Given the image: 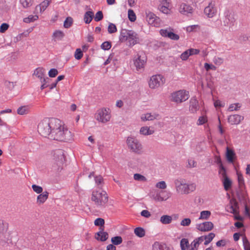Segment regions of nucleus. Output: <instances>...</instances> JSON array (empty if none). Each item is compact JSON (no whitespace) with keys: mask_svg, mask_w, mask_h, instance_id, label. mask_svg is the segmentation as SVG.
<instances>
[{"mask_svg":"<svg viewBox=\"0 0 250 250\" xmlns=\"http://www.w3.org/2000/svg\"><path fill=\"white\" fill-rule=\"evenodd\" d=\"M39 133L51 140L68 142L73 139L71 132L64 126L63 123L57 118H45L38 125Z\"/></svg>","mask_w":250,"mask_h":250,"instance_id":"obj_1","label":"nucleus"},{"mask_svg":"<svg viewBox=\"0 0 250 250\" xmlns=\"http://www.w3.org/2000/svg\"><path fill=\"white\" fill-rule=\"evenodd\" d=\"M119 40L122 42L127 41L128 46L130 47L139 43L140 42L139 36L136 32L126 29H122L121 30Z\"/></svg>","mask_w":250,"mask_h":250,"instance_id":"obj_2","label":"nucleus"},{"mask_svg":"<svg viewBox=\"0 0 250 250\" xmlns=\"http://www.w3.org/2000/svg\"><path fill=\"white\" fill-rule=\"evenodd\" d=\"M91 199L97 207L103 208L108 202V195L101 189L94 190L92 191Z\"/></svg>","mask_w":250,"mask_h":250,"instance_id":"obj_3","label":"nucleus"},{"mask_svg":"<svg viewBox=\"0 0 250 250\" xmlns=\"http://www.w3.org/2000/svg\"><path fill=\"white\" fill-rule=\"evenodd\" d=\"M174 184L177 192L182 194H187L194 191L196 187L195 183L187 184L183 179H176Z\"/></svg>","mask_w":250,"mask_h":250,"instance_id":"obj_4","label":"nucleus"},{"mask_svg":"<svg viewBox=\"0 0 250 250\" xmlns=\"http://www.w3.org/2000/svg\"><path fill=\"white\" fill-rule=\"evenodd\" d=\"M189 98V92L184 89H181L172 93L170 96V100L171 102L178 104L185 102Z\"/></svg>","mask_w":250,"mask_h":250,"instance_id":"obj_5","label":"nucleus"},{"mask_svg":"<svg viewBox=\"0 0 250 250\" xmlns=\"http://www.w3.org/2000/svg\"><path fill=\"white\" fill-rule=\"evenodd\" d=\"M126 144L130 151L138 154L143 153L142 145L135 137H128L126 139Z\"/></svg>","mask_w":250,"mask_h":250,"instance_id":"obj_6","label":"nucleus"},{"mask_svg":"<svg viewBox=\"0 0 250 250\" xmlns=\"http://www.w3.org/2000/svg\"><path fill=\"white\" fill-rule=\"evenodd\" d=\"M53 159L54 161L55 169L59 170L62 168V165L65 161L64 151L62 149H58L54 150L52 152Z\"/></svg>","mask_w":250,"mask_h":250,"instance_id":"obj_7","label":"nucleus"},{"mask_svg":"<svg viewBox=\"0 0 250 250\" xmlns=\"http://www.w3.org/2000/svg\"><path fill=\"white\" fill-rule=\"evenodd\" d=\"M95 117L99 122L106 123L109 121L111 115L109 108H102L97 111Z\"/></svg>","mask_w":250,"mask_h":250,"instance_id":"obj_8","label":"nucleus"},{"mask_svg":"<svg viewBox=\"0 0 250 250\" xmlns=\"http://www.w3.org/2000/svg\"><path fill=\"white\" fill-rule=\"evenodd\" d=\"M225 18L223 20V25L225 26L229 27V30L232 28L235 24V18L234 13L229 10H226L224 12Z\"/></svg>","mask_w":250,"mask_h":250,"instance_id":"obj_9","label":"nucleus"},{"mask_svg":"<svg viewBox=\"0 0 250 250\" xmlns=\"http://www.w3.org/2000/svg\"><path fill=\"white\" fill-rule=\"evenodd\" d=\"M165 81L164 77L160 74L153 75L150 79L149 86L151 89H155L163 84Z\"/></svg>","mask_w":250,"mask_h":250,"instance_id":"obj_10","label":"nucleus"},{"mask_svg":"<svg viewBox=\"0 0 250 250\" xmlns=\"http://www.w3.org/2000/svg\"><path fill=\"white\" fill-rule=\"evenodd\" d=\"M146 57L145 54H137L136 57L134 59V64L137 71L142 70L146 62Z\"/></svg>","mask_w":250,"mask_h":250,"instance_id":"obj_11","label":"nucleus"},{"mask_svg":"<svg viewBox=\"0 0 250 250\" xmlns=\"http://www.w3.org/2000/svg\"><path fill=\"white\" fill-rule=\"evenodd\" d=\"M170 193L165 190L157 191L152 195V198L157 202L166 201L170 197Z\"/></svg>","mask_w":250,"mask_h":250,"instance_id":"obj_12","label":"nucleus"},{"mask_svg":"<svg viewBox=\"0 0 250 250\" xmlns=\"http://www.w3.org/2000/svg\"><path fill=\"white\" fill-rule=\"evenodd\" d=\"M173 29L167 28L165 29H161L160 34L164 37H167L171 40L177 41L179 39V36L172 32Z\"/></svg>","mask_w":250,"mask_h":250,"instance_id":"obj_13","label":"nucleus"},{"mask_svg":"<svg viewBox=\"0 0 250 250\" xmlns=\"http://www.w3.org/2000/svg\"><path fill=\"white\" fill-rule=\"evenodd\" d=\"M179 11L181 14L189 17L192 15L193 9L190 5L185 3H182L180 5Z\"/></svg>","mask_w":250,"mask_h":250,"instance_id":"obj_14","label":"nucleus"},{"mask_svg":"<svg viewBox=\"0 0 250 250\" xmlns=\"http://www.w3.org/2000/svg\"><path fill=\"white\" fill-rule=\"evenodd\" d=\"M226 210L228 212L233 214H238L239 206L237 201L234 199L230 200L229 205L226 207Z\"/></svg>","mask_w":250,"mask_h":250,"instance_id":"obj_15","label":"nucleus"},{"mask_svg":"<svg viewBox=\"0 0 250 250\" xmlns=\"http://www.w3.org/2000/svg\"><path fill=\"white\" fill-rule=\"evenodd\" d=\"M217 12L216 8L215 7V3L213 2H210L208 5L205 7L204 9L205 14L208 18H212L215 15Z\"/></svg>","mask_w":250,"mask_h":250,"instance_id":"obj_16","label":"nucleus"},{"mask_svg":"<svg viewBox=\"0 0 250 250\" xmlns=\"http://www.w3.org/2000/svg\"><path fill=\"white\" fill-rule=\"evenodd\" d=\"M213 224L211 222H205L203 223L198 224L196 228L201 231H208L212 229Z\"/></svg>","mask_w":250,"mask_h":250,"instance_id":"obj_17","label":"nucleus"},{"mask_svg":"<svg viewBox=\"0 0 250 250\" xmlns=\"http://www.w3.org/2000/svg\"><path fill=\"white\" fill-rule=\"evenodd\" d=\"M199 108L198 101L195 97H192L189 101V110L191 113H194Z\"/></svg>","mask_w":250,"mask_h":250,"instance_id":"obj_18","label":"nucleus"},{"mask_svg":"<svg viewBox=\"0 0 250 250\" xmlns=\"http://www.w3.org/2000/svg\"><path fill=\"white\" fill-rule=\"evenodd\" d=\"M237 195L238 199L241 202L245 203L247 200V193L245 190V187L242 188L239 187V189L237 191Z\"/></svg>","mask_w":250,"mask_h":250,"instance_id":"obj_19","label":"nucleus"},{"mask_svg":"<svg viewBox=\"0 0 250 250\" xmlns=\"http://www.w3.org/2000/svg\"><path fill=\"white\" fill-rule=\"evenodd\" d=\"M244 117L238 114L230 115L228 117V122L231 125H238Z\"/></svg>","mask_w":250,"mask_h":250,"instance_id":"obj_20","label":"nucleus"},{"mask_svg":"<svg viewBox=\"0 0 250 250\" xmlns=\"http://www.w3.org/2000/svg\"><path fill=\"white\" fill-rule=\"evenodd\" d=\"M108 236V233L102 229L95 234V238L98 241L104 242L107 239Z\"/></svg>","mask_w":250,"mask_h":250,"instance_id":"obj_21","label":"nucleus"},{"mask_svg":"<svg viewBox=\"0 0 250 250\" xmlns=\"http://www.w3.org/2000/svg\"><path fill=\"white\" fill-rule=\"evenodd\" d=\"M158 116V114H151L150 113H147L146 114H143L141 116V119L142 121L145 122L147 121H153L157 118Z\"/></svg>","mask_w":250,"mask_h":250,"instance_id":"obj_22","label":"nucleus"},{"mask_svg":"<svg viewBox=\"0 0 250 250\" xmlns=\"http://www.w3.org/2000/svg\"><path fill=\"white\" fill-rule=\"evenodd\" d=\"M8 224L0 220V233H2V236L4 238L6 236H8V233L6 232L8 229Z\"/></svg>","mask_w":250,"mask_h":250,"instance_id":"obj_23","label":"nucleus"},{"mask_svg":"<svg viewBox=\"0 0 250 250\" xmlns=\"http://www.w3.org/2000/svg\"><path fill=\"white\" fill-rule=\"evenodd\" d=\"M94 17V13L92 11H88L84 15L83 21L86 24L89 23Z\"/></svg>","mask_w":250,"mask_h":250,"instance_id":"obj_24","label":"nucleus"},{"mask_svg":"<svg viewBox=\"0 0 250 250\" xmlns=\"http://www.w3.org/2000/svg\"><path fill=\"white\" fill-rule=\"evenodd\" d=\"M152 250H170L165 244H161L158 242H155L152 245Z\"/></svg>","mask_w":250,"mask_h":250,"instance_id":"obj_25","label":"nucleus"},{"mask_svg":"<svg viewBox=\"0 0 250 250\" xmlns=\"http://www.w3.org/2000/svg\"><path fill=\"white\" fill-rule=\"evenodd\" d=\"M51 0H44L36 6V10H38V8H39L41 12L44 11L48 6Z\"/></svg>","mask_w":250,"mask_h":250,"instance_id":"obj_26","label":"nucleus"},{"mask_svg":"<svg viewBox=\"0 0 250 250\" xmlns=\"http://www.w3.org/2000/svg\"><path fill=\"white\" fill-rule=\"evenodd\" d=\"M235 154L233 150L227 147L226 157L229 162L233 163Z\"/></svg>","mask_w":250,"mask_h":250,"instance_id":"obj_27","label":"nucleus"},{"mask_svg":"<svg viewBox=\"0 0 250 250\" xmlns=\"http://www.w3.org/2000/svg\"><path fill=\"white\" fill-rule=\"evenodd\" d=\"M154 131L150 129V127L147 126H143L140 129V133L143 135H149L153 134Z\"/></svg>","mask_w":250,"mask_h":250,"instance_id":"obj_28","label":"nucleus"},{"mask_svg":"<svg viewBox=\"0 0 250 250\" xmlns=\"http://www.w3.org/2000/svg\"><path fill=\"white\" fill-rule=\"evenodd\" d=\"M156 18L157 17L153 13L149 12L146 13V20L149 24H153L154 26H155V21Z\"/></svg>","mask_w":250,"mask_h":250,"instance_id":"obj_29","label":"nucleus"},{"mask_svg":"<svg viewBox=\"0 0 250 250\" xmlns=\"http://www.w3.org/2000/svg\"><path fill=\"white\" fill-rule=\"evenodd\" d=\"M48 192L47 191L40 193V194L38 196L37 202L40 203H43L48 198Z\"/></svg>","mask_w":250,"mask_h":250,"instance_id":"obj_30","label":"nucleus"},{"mask_svg":"<svg viewBox=\"0 0 250 250\" xmlns=\"http://www.w3.org/2000/svg\"><path fill=\"white\" fill-rule=\"evenodd\" d=\"M172 218L171 216L167 215H164L161 217L160 222L165 225L170 224L172 221Z\"/></svg>","mask_w":250,"mask_h":250,"instance_id":"obj_31","label":"nucleus"},{"mask_svg":"<svg viewBox=\"0 0 250 250\" xmlns=\"http://www.w3.org/2000/svg\"><path fill=\"white\" fill-rule=\"evenodd\" d=\"M222 180L224 187V189L226 190H228L231 186V181L228 178V177H225V178Z\"/></svg>","mask_w":250,"mask_h":250,"instance_id":"obj_32","label":"nucleus"},{"mask_svg":"<svg viewBox=\"0 0 250 250\" xmlns=\"http://www.w3.org/2000/svg\"><path fill=\"white\" fill-rule=\"evenodd\" d=\"M29 106L28 105L21 106L17 109V113L20 115H24L28 113Z\"/></svg>","mask_w":250,"mask_h":250,"instance_id":"obj_33","label":"nucleus"},{"mask_svg":"<svg viewBox=\"0 0 250 250\" xmlns=\"http://www.w3.org/2000/svg\"><path fill=\"white\" fill-rule=\"evenodd\" d=\"M20 3L23 8H28L33 5L34 0H20Z\"/></svg>","mask_w":250,"mask_h":250,"instance_id":"obj_34","label":"nucleus"},{"mask_svg":"<svg viewBox=\"0 0 250 250\" xmlns=\"http://www.w3.org/2000/svg\"><path fill=\"white\" fill-rule=\"evenodd\" d=\"M134 233L139 237H143L145 235V230L141 227H138L135 229Z\"/></svg>","mask_w":250,"mask_h":250,"instance_id":"obj_35","label":"nucleus"},{"mask_svg":"<svg viewBox=\"0 0 250 250\" xmlns=\"http://www.w3.org/2000/svg\"><path fill=\"white\" fill-rule=\"evenodd\" d=\"M34 75L38 78H40V80L42 81L44 78L43 70L42 68H38L35 69L34 72Z\"/></svg>","mask_w":250,"mask_h":250,"instance_id":"obj_36","label":"nucleus"},{"mask_svg":"<svg viewBox=\"0 0 250 250\" xmlns=\"http://www.w3.org/2000/svg\"><path fill=\"white\" fill-rule=\"evenodd\" d=\"M64 36L63 32L60 30L55 31L53 34V37L58 40H62Z\"/></svg>","mask_w":250,"mask_h":250,"instance_id":"obj_37","label":"nucleus"},{"mask_svg":"<svg viewBox=\"0 0 250 250\" xmlns=\"http://www.w3.org/2000/svg\"><path fill=\"white\" fill-rule=\"evenodd\" d=\"M94 179L96 184L99 188H102L104 184V179L101 175L94 176Z\"/></svg>","mask_w":250,"mask_h":250,"instance_id":"obj_38","label":"nucleus"},{"mask_svg":"<svg viewBox=\"0 0 250 250\" xmlns=\"http://www.w3.org/2000/svg\"><path fill=\"white\" fill-rule=\"evenodd\" d=\"M218 172L219 174L221 177L222 179L228 177L227 175L226 169L223 166V164H220V166H219Z\"/></svg>","mask_w":250,"mask_h":250,"instance_id":"obj_39","label":"nucleus"},{"mask_svg":"<svg viewBox=\"0 0 250 250\" xmlns=\"http://www.w3.org/2000/svg\"><path fill=\"white\" fill-rule=\"evenodd\" d=\"M237 175L239 187H240V188L245 187V183L243 175L238 172H237Z\"/></svg>","mask_w":250,"mask_h":250,"instance_id":"obj_40","label":"nucleus"},{"mask_svg":"<svg viewBox=\"0 0 250 250\" xmlns=\"http://www.w3.org/2000/svg\"><path fill=\"white\" fill-rule=\"evenodd\" d=\"M180 247L182 250H186L189 247L188 241L186 238H183L180 241Z\"/></svg>","mask_w":250,"mask_h":250,"instance_id":"obj_41","label":"nucleus"},{"mask_svg":"<svg viewBox=\"0 0 250 250\" xmlns=\"http://www.w3.org/2000/svg\"><path fill=\"white\" fill-rule=\"evenodd\" d=\"M204 236L205 237L204 245H207L215 237V234L213 233L210 232L208 235Z\"/></svg>","mask_w":250,"mask_h":250,"instance_id":"obj_42","label":"nucleus"},{"mask_svg":"<svg viewBox=\"0 0 250 250\" xmlns=\"http://www.w3.org/2000/svg\"><path fill=\"white\" fill-rule=\"evenodd\" d=\"M211 213L208 210H204L200 212L199 219H208L210 216Z\"/></svg>","mask_w":250,"mask_h":250,"instance_id":"obj_43","label":"nucleus"},{"mask_svg":"<svg viewBox=\"0 0 250 250\" xmlns=\"http://www.w3.org/2000/svg\"><path fill=\"white\" fill-rule=\"evenodd\" d=\"M133 178L135 180L140 182H146V178L144 176L139 173H135L133 175Z\"/></svg>","mask_w":250,"mask_h":250,"instance_id":"obj_44","label":"nucleus"},{"mask_svg":"<svg viewBox=\"0 0 250 250\" xmlns=\"http://www.w3.org/2000/svg\"><path fill=\"white\" fill-rule=\"evenodd\" d=\"M38 19L37 15H29L28 17L23 19V21L25 23H30L36 21Z\"/></svg>","mask_w":250,"mask_h":250,"instance_id":"obj_45","label":"nucleus"},{"mask_svg":"<svg viewBox=\"0 0 250 250\" xmlns=\"http://www.w3.org/2000/svg\"><path fill=\"white\" fill-rule=\"evenodd\" d=\"M50 81V79L48 77L43 78L42 80L41 81L42 83L41 88L42 89H43L45 88L48 87L49 86L48 83H49Z\"/></svg>","mask_w":250,"mask_h":250,"instance_id":"obj_46","label":"nucleus"},{"mask_svg":"<svg viewBox=\"0 0 250 250\" xmlns=\"http://www.w3.org/2000/svg\"><path fill=\"white\" fill-rule=\"evenodd\" d=\"M111 241L114 245H118L122 243L123 239L121 236H117L112 237Z\"/></svg>","mask_w":250,"mask_h":250,"instance_id":"obj_47","label":"nucleus"},{"mask_svg":"<svg viewBox=\"0 0 250 250\" xmlns=\"http://www.w3.org/2000/svg\"><path fill=\"white\" fill-rule=\"evenodd\" d=\"M197 162L193 158H189L188 160L187 167L188 168H193L196 167Z\"/></svg>","mask_w":250,"mask_h":250,"instance_id":"obj_48","label":"nucleus"},{"mask_svg":"<svg viewBox=\"0 0 250 250\" xmlns=\"http://www.w3.org/2000/svg\"><path fill=\"white\" fill-rule=\"evenodd\" d=\"M73 23V19L71 17H67L66 18L65 20L63 23V26L66 28H69Z\"/></svg>","mask_w":250,"mask_h":250,"instance_id":"obj_49","label":"nucleus"},{"mask_svg":"<svg viewBox=\"0 0 250 250\" xmlns=\"http://www.w3.org/2000/svg\"><path fill=\"white\" fill-rule=\"evenodd\" d=\"M128 17L129 21L132 22H133L136 20V15L133 10L129 9L128 10Z\"/></svg>","mask_w":250,"mask_h":250,"instance_id":"obj_50","label":"nucleus"},{"mask_svg":"<svg viewBox=\"0 0 250 250\" xmlns=\"http://www.w3.org/2000/svg\"><path fill=\"white\" fill-rule=\"evenodd\" d=\"M208 121V118L206 116H202L199 117L197 121V125H201L205 123H207Z\"/></svg>","mask_w":250,"mask_h":250,"instance_id":"obj_51","label":"nucleus"},{"mask_svg":"<svg viewBox=\"0 0 250 250\" xmlns=\"http://www.w3.org/2000/svg\"><path fill=\"white\" fill-rule=\"evenodd\" d=\"M241 107V104L239 103H235L231 104L229 107V110L230 111L238 110Z\"/></svg>","mask_w":250,"mask_h":250,"instance_id":"obj_52","label":"nucleus"},{"mask_svg":"<svg viewBox=\"0 0 250 250\" xmlns=\"http://www.w3.org/2000/svg\"><path fill=\"white\" fill-rule=\"evenodd\" d=\"M107 30L109 34L115 33L117 31L115 24L112 23H109Z\"/></svg>","mask_w":250,"mask_h":250,"instance_id":"obj_53","label":"nucleus"},{"mask_svg":"<svg viewBox=\"0 0 250 250\" xmlns=\"http://www.w3.org/2000/svg\"><path fill=\"white\" fill-rule=\"evenodd\" d=\"M101 48L104 50H108L111 47V42H104L101 44Z\"/></svg>","mask_w":250,"mask_h":250,"instance_id":"obj_54","label":"nucleus"},{"mask_svg":"<svg viewBox=\"0 0 250 250\" xmlns=\"http://www.w3.org/2000/svg\"><path fill=\"white\" fill-rule=\"evenodd\" d=\"M83 56V53L82 51L80 48H77L75 52V58L77 60L81 59Z\"/></svg>","mask_w":250,"mask_h":250,"instance_id":"obj_55","label":"nucleus"},{"mask_svg":"<svg viewBox=\"0 0 250 250\" xmlns=\"http://www.w3.org/2000/svg\"><path fill=\"white\" fill-rule=\"evenodd\" d=\"M199 28L198 25H192L186 27V31L188 32H194Z\"/></svg>","mask_w":250,"mask_h":250,"instance_id":"obj_56","label":"nucleus"},{"mask_svg":"<svg viewBox=\"0 0 250 250\" xmlns=\"http://www.w3.org/2000/svg\"><path fill=\"white\" fill-rule=\"evenodd\" d=\"M103 19V14L101 11H98L94 17V20L96 21H99Z\"/></svg>","mask_w":250,"mask_h":250,"instance_id":"obj_57","label":"nucleus"},{"mask_svg":"<svg viewBox=\"0 0 250 250\" xmlns=\"http://www.w3.org/2000/svg\"><path fill=\"white\" fill-rule=\"evenodd\" d=\"M155 187L159 189H164L167 188V184L165 181H162L156 183Z\"/></svg>","mask_w":250,"mask_h":250,"instance_id":"obj_58","label":"nucleus"},{"mask_svg":"<svg viewBox=\"0 0 250 250\" xmlns=\"http://www.w3.org/2000/svg\"><path fill=\"white\" fill-rule=\"evenodd\" d=\"M190 223H191L190 219H189L188 218H185V219H183L181 221V222L180 223V225L182 226L187 227V226H189L190 225Z\"/></svg>","mask_w":250,"mask_h":250,"instance_id":"obj_59","label":"nucleus"},{"mask_svg":"<svg viewBox=\"0 0 250 250\" xmlns=\"http://www.w3.org/2000/svg\"><path fill=\"white\" fill-rule=\"evenodd\" d=\"M189 56H190L189 55L188 50V49L181 54L180 58L183 61H186L188 59Z\"/></svg>","mask_w":250,"mask_h":250,"instance_id":"obj_60","label":"nucleus"},{"mask_svg":"<svg viewBox=\"0 0 250 250\" xmlns=\"http://www.w3.org/2000/svg\"><path fill=\"white\" fill-rule=\"evenodd\" d=\"M32 189L34 191L36 192L37 193H41L42 191V188L39 186H37L36 185H33L32 186Z\"/></svg>","mask_w":250,"mask_h":250,"instance_id":"obj_61","label":"nucleus"},{"mask_svg":"<svg viewBox=\"0 0 250 250\" xmlns=\"http://www.w3.org/2000/svg\"><path fill=\"white\" fill-rule=\"evenodd\" d=\"M104 224V220L101 218H97L94 221V224L96 226H102Z\"/></svg>","mask_w":250,"mask_h":250,"instance_id":"obj_62","label":"nucleus"},{"mask_svg":"<svg viewBox=\"0 0 250 250\" xmlns=\"http://www.w3.org/2000/svg\"><path fill=\"white\" fill-rule=\"evenodd\" d=\"M58 74V71L55 68H52L48 72V75L51 78L55 77Z\"/></svg>","mask_w":250,"mask_h":250,"instance_id":"obj_63","label":"nucleus"},{"mask_svg":"<svg viewBox=\"0 0 250 250\" xmlns=\"http://www.w3.org/2000/svg\"><path fill=\"white\" fill-rule=\"evenodd\" d=\"M213 62L217 65H220L223 62V59L220 57H214L213 59Z\"/></svg>","mask_w":250,"mask_h":250,"instance_id":"obj_64","label":"nucleus"}]
</instances>
